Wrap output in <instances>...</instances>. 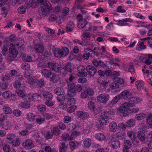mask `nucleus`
I'll use <instances>...</instances> for the list:
<instances>
[{"mask_svg": "<svg viewBox=\"0 0 152 152\" xmlns=\"http://www.w3.org/2000/svg\"><path fill=\"white\" fill-rule=\"evenodd\" d=\"M54 56L57 58H60L62 57L61 50L58 48H56L53 50Z\"/></svg>", "mask_w": 152, "mask_h": 152, "instance_id": "nucleus-21", "label": "nucleus"}, {"mask_svg": "<svg viewBox=\"0 0 152 152\" xmlns=\"http://www.w3.org/2000/svg\"><path fill=\"white\" fill-rule=\"evenodd\" d=\"M45 104L46 105L48 106L52 107L54 105L55 103L54 101L49 99H48L46 101Z\"/></svg>", "mask_w": 152, "mask_h": 152, "instance_id": "nucleus-60", "label": "nucleus"}, {"mask_svg": "<svg viewBox=\"0 0 152 152\" xmlns=\"http://www.w3.org/2000/svg\"><path fill=\"white\" fill-rule=\"evenodd\" d=\"M35 115L32 113H29L27 115V119L30 121H34L35 120Z\"/></svg>", "mask_w": 152, "mask_h": 152, "instance_id": "nucleus-41", "label": "nucleus"}, {"mask_svg": "<svg viewBox=\"0 0 152 152\" xmlns=\"http://www.w3.org/2000/svg\"><path fill=\"white\" fill-rule=\"evenodd\" d=\"M18 11L20 14L24 13L26 12V8L25 7L22 5L18 8Z\"/></svg>", "mask_w": 152, "mask_h": 152, "instance_id": "nucleus-58", "label": "nucleus"}, {"mask_svg": "<svg viewBox=\"0 0 152 152\" xmlns=\"http://www.w3.org/2000/svg\"><path fill=\"white\" fill-rule=\"evenodd\" d=\"M9 52L10 53H11L13 58L16 57L18 53L17 51L15 49L12 48L9 49Z\"/></svg>", "mask_w": 152, "mask_h": 152, "instance_id": "nucleus-51", "label": "nucleus"}, {"mask_svg": "<svg viewBox=\"0 0 152 152\" xmlns=\"http://www.w3.org/2000/svg\"><path fill=\"white\" fill-rule=\"evenodd\" d=\"M42 95L44 98L46 99H50L52 100L53 98V96L49 92L44 91L43 92Z\"/></svg>", "mask_w": 152, "mask_h": 152, "instance_id": "nucleus-28", "label": "nucleus"}, {"mask_svg": "<svg viewBox=\"0 0 152 152\" xmlns=\"http://www.w3.org/2000/svg\"><path fill=\"white\" fill-rule=\"evenodd\" d=\"M137 137L141 141H143L145 140V134L142 131H139L138 132Z\"/></svg>", "mask_w": 152, "mask_h": 152, "instance_id": "nucleus-36", "label": "nucleus"}, {"mask_svg": "<svg viewBox=\"0 0 152 152\" xmlns=\"http://www.w3.org/2000/svg\"><path fill=\"white\" fill-rule=\"evenodd\" d=\"M2 110L5 114H10L12 113L11 109L8 106L5 105L3 107Z\"/></svg>", "mask_w": 152, "mask_h": 152, "instance_id": "nucleus-34", "label": "nucleus"}, {"mask_svg": "<svg viewBox=\"0 0 152 152\" xmlns=\"http://www.w3.org/2000/svg\"><path fill=\"white\" fill-rule=\"evenodd\" d=\"M26 96H26L23 97V99L24 101L21 103L20 107L22 108H28L30 107L31 104L30 102L31 101L30 99H26Z\"/></svg>", "mask_w": 152, "mask_h": 152, "instance_id": "nucleus-16", "label": "nucleus"}, {"mask_svg": "<svg viewBox=\"0 0 152 152\" xmlns=\"http://www.w3.org/2000/svg\"><path fill=\"white\" fill-rule=\"evenodd\" d=\"M68 88L69 91L68 93V95L69 97H72L76 94L75 84L72 83L69 85L68 86Z\"/></svg>", "mask_w": 152, "mask_h": 152, "instance_id": "nucleus-9", "label": "nucleus"}, {"mask_svg": "<svg viewBox=\"0 0 152 152\" xmlns=\"http://www.w3.org/2000/svg\"><path fill=\"white\" fill-rule=\"evenodd\" d=\"M22 59L24 61L29 62L32 61L31 57L27 54H25L22 56Z\"/></svg>", "mask_w": 152, "mask_h": 152, "instance_id": "nucleus-48", "label": "nucleus"}, {"mask_svg": "<svg viewBox=\"0 0 152 152\" xmlns=\"http://www.w3.org/2000/svg\"><path fill=\"white\" fill-rule=\"evenodd\" d=\"M74 68L73 65L70 62H68L61 71V73L65 75L67 72H70L73 70Z\"/></svg>", "mask_w": 152, "mask_h": 152, "instance_id": "nucleus-5", "label": "nucleus"}, {"mask_svg": "<svg viewBox=\"0 0 152 152\" xmlns=\"http://www.w3.org/2000/svg\"><path fill=\"white\" fill-rule=\"evenodd\" d=\"M145 117V114L143 113H141L140 114H137L135 116L136 119L138 121L142 120Z\"/></svg>", "mask_w": 152, "mask_h": 152, "instance_id": "nucleus-46", "label": "nucleus"}, {"mask_svg": "<svg viewBox=\"0 0 152 152\" xmlns=\"http://www.w3.org/2000/svg\"><path fill=\"white\" fill-rule=\"evenodd\" d=\"M94 94V90L91 88H89L85 90L80 94V98L84 99L89 98L92 96Z\"/></svg>", "mask_w": 152, "mask_h": 152, "instance_id": "nucleus-3", "label": "nucleus"}, {"mask_svg": "<svg viewBox=\"0 0 152 152\" xmlns=\"http://www.w3.org/2000/svg\"><path fill=\"white\" fill-rule=\"evenodd\" d=\"M35 50L36 53H42L44 50L43 46L39 44H37L34 46Z\"/></svg>", "mask_w": 152, "mask_h": 152, "instance_id": "nucleus-23", "label": "nucleus"}, {"mask_svg": "<svg viewBox=\"0 0 152 152\" xmlns=\"http://www.w3.org/2000/svg\"><path fill=\"white\" fill-rule=\"evenodd\" d=\"M61 137L63 140L64 141H68L72 140L73 137L71 136L68 134L65 133L62 134Z\"/></svg>", "mask_w": 152, "mask_h": 152, "instance_id": "nucleus-32", "label": "nucleus"}, {"mask_svg": "<svg viewBox=\"0 0 152 152\" xmlns=\"http://www.w3.org/2000/svg\"><path fill=\"white\" fill-rule=\"evenodd\" d=\"M77 23V27L80 28H85L86 31H90L91 30V25L90 24H87L88 22L87 20L85 19Z\"/></svg>", "mask_w": 152, "mask_h": 152, "instance_id": "nucleus-6", "label": "nucleus"}, {"mask_svg": "<svg viewBox=\"0 0 152 152\" xmlns=\"http://www.w3.org/2000/svg\"><path fill=\"white\" fill-rule=\"evenodd\" d=\"M21 141L20 138H16L11 142L10 143L12 146L15 147L18 146Z\"/></svg>", "mask_w": 152, "mask_h": 152, "instance_id": "nucleus-26", "label": "nucleus"}, {"mask_svg": "<svg viewBox=\"0 0 152 152\" xmlns=\"http://www.w3.org/2000/svg\"><path fill=\"white\" fill-rule=\"evenodd\" d=\"M142 40H145L149 44V46L152 48V37H145L142 39Z\"/></svg>", "mask_w": 152, "mask_h": 152, "instance_id": "nucleus-49", "label": "nucleus"}, {"mask_svg": "<svg viewBox=\"0 0 152 152\" xmlns=\"http://www.w3.org/2000/svg\"><path fill=\"white\" fill-rule=\"evenodd\" d=\"M84 145L86 148H89L91 145V141L89 138H86L83 141Z\"/></svg>", "mask_w": 152, "mask_h": 152, "instance_id": "nucleus-35", "label": "nucleus"}, {"mask_svg": "<svg viewBox=\"0 0 152 152\" xmlns=\"http://www.w3.org/2000/svg\"><path fill=\"white\" fill-rule=\"evenodd\" d=\"M139 60L148 65H150L152 63V54H149L146 57H140Z\"/></svg>", "mask_w": 152, "mask_h": 152, "instance_id": "nucleus-7", "label": "nucleus"}, {"mask_svg": "<svg viewBox=\"0 0 152 152\" xmlns=\"http://www.w3.org/2000/svg\"><path fill=\"white\" fill-rule=\"evenodd\" d=\"M54 92L55 94L58 95L63 94V91L62 89L60 87H58L54 90Z\"/></svg>", "mask_w": 152, "mask_h": 152, "instance_id": "nucleus-55", "label": "nucleus"}, {"mask_svg": "<svg viewBox=\"0 0 152 152\" xmlns=\"http://www.w3.org/2000/svg\"><path fill=\"white\" fill-rule=\"evenodd\" d=\"M41 72L42 77L47 79L49 78L52 74V73L50 70L46 69H42Z\"/></svg>", "mask_w": 152, "mask_h": 152, "instance_id": "nucleus-13", "label": "nucleus"}, {"mask_svg": "<svg viewBox=\"0 0 152 152\" xmlns=\"http://www.w3.org/2000/svg\"><path fill=\"white\" fill-rule=\"evenodd\" d=\"M51 6L48 1H46L44 3V6L42 7V9L44 11L49 12L51 10Z\"/></svg>", "mask_w": 152, "mask_h": 152, "instance_id": "nucleus-19", "label": "nucleus"}, {"mask_svg": "<svg viewBox=\"0 0 152 152\" xmlns=\"http://www.w3.org/2000/svg\"><path fill=\"white\" fill-rule=\"evenodd\" d=\"M135 83L138 90H141L144 87V83L142 81H136Z\"/></svg>", "mask_w": 152, "mask_h": 152, "instance_id": "nucleus-38", "label": "nucleus"}, {"mask_svg": "<svg viewBox=\"0 0 152 152\" xmlns=\"http://www.w3.org/2000/svg\"><path fill=\"white\" fill-rule=\"evenodd\" d=\"M109 95L105 93L101 94L97 96V100L100 102L104 103L106 102L109 99Z\"/></svg>", "mask_w": 152, "mask_h": 152, "instance_id": "nucleus-8", "label": "nucleus"}, {"mask_svg": "<svg viewBox=\"0 0 152 152\" xmlns=\"http://www.w3.org/2000/svg\"><path fill=\"white\" fill-rule=\"evenodd\" d=\"M53 135V133L52 132L48 131L44 133V135L46 140H48L52 138Z\"/></svg>", "mask_w": 152, "mask_h": 152, "instance_id": "nucleus-44", "label": "nucleus"}, {"mask_svg": "<svg viewBox=\"0 0 152 152\" xmlns=\"http://www.w3.org/2000/svg\"><path fill=\"white\" fill-rule=\"evenodd\" d=\"M41 97V96L38 93H34L32 95H29L27 96H26V98L28 100L30 99L32 101L33 100H37L39 97Z\"/></svg>", "mask_w": 152, "mask_h": 152, "instance_id": "nucleus-22", "label": "nucleus"}, {"mask_svg": "<svg viewBox=\"0 0 152 152\" xmlns=\"http://www.w3.org/2000/svg\"><path fill=\"white\" fill-rule=\"evenodd\" d=\"M24 148L27 150L31 149L34 147L33 142L30 139L26 140L22 143Z\"/></svg>", "mask_w": 152, "mask_h": 152, "instance_id": "nucleus-10", "label": "nucleus"}, {"mask_svg": "<svg viewBox=\"0 0 152 152\" xmlns=\"http://www.w3.org/2000/svg\"><path fill=\"white\" fill-rule=\"evenodd\" d=\"M92 62L94 66L99 69L104 68L106 66V64L101 60L98 61L96 60L93 59L92 60Z\"/></svg>", "mask_w": 152, "mask_h": 152, "instance_id": "nucleus-11", "label": "nucleus"}, {"mask_svg": "<svg viewBox=\"0 0 152 152\" xmlns=\"http://www.w3.org/2000/svg\"><path fill=\"white\" fill-rule=\"evenodd\" d=\"M122 98L126 99H127L131 97L132 95V93L127 90L122 92L121 94Z\"/></svg>", "mask_w": 152, "mask_h": 152, "instance_id": "nucleus-18", "label": "nucleus"}, {"mask_svg": "<svg viewBox=\"0 0 152 152\" xmlns=\"http://www.w3.org/2000/svg\"><path fill=\"white\" fill-rule=\"evenodd\" d=\"M28 81L29 84L34 85L35 83H37L38 81V80L36 78L33 77L28 80Z\"/></svg>", "mask_w": 152, "mask_h": 152, "instance_id": "nucleus-53", "label": "nucleus"}, {"mask_svg": "<svg viewBox=\"0 0 152 152\" xmlns=\"http://www.w3.org/2000/svg\"><path fill=\"white\" fill-rule=\"evenodd\" d=\"M124 145L123 148L129 149L132 147L131 142L129 140H126L124 141Z\"/></svg>", "mask_w": 152, "mask_h": 152, "instance_id": "nucleus-43", "label": "nucleus"}, {"mask_svg": "<svg viewBox=\"0 0 152 152\" xmlns=\"http://www.w3.org/2000/svg\"><path fill=\"white\" fill-rule=\"evenodd\" d=\"M58 101L59 102H61V101H64L65 99V97L64 95L63 94L58 95V96L56 97Z\"/></svg>", "mask_w": 152, "mask_h": 152, "instance_id": "nucleus-54", "label": "nucleus"}, {"mask_svg": "<svg viewBox=\"0 0 152 152\" xmlns=\"http://www.w3.org/2000/svg\"><path fill=\"white\" fill-rule=\"evenodd\" d=\"M110 114L109 112L106 110L101 114L99 120V122L101 126L106 125L109 123L107 115H109Z\"/></svg>", "mask_w": 152, "mask_h": 152, "instance_id": "nucleus-2", "label": "nucleus"}, {"mask_svg": "<svg viewBox=\"0 0 152 152\" xmlns=\"http://www.w3.org/2000/svg\"><path fill=\"white\" fill-rule=\"evenodd\" d=\"M48 66L51 70L56 72L61 70V65L58 63L49 62L48 64Z\"/></svg>", "mask_w": 152, "mask_h": 152, "instance_id": "nucleus-4", "label": "nucleus"}, {"mask_svg": "<svg viewBox=\"0 0 152 152\" xmlns=\"http://www.w3.org/2000/svg\"><path fill=\"white\" fill-rule=\"evenodd\" d=\"M77 116L82 119H86L89 117L88 113L85 111H78L77 112Z\"/></svg>", "mask_w": 152, "mask_h": 152, "instance_id": "nucleus-15", "label": "nucleus"}, {"mask_svg": "<svg viewBox=\"0 0 152 152\" xmlns=\"http://www.w3.org/2000/svg\"><path fill=\"white\" fill-rule=\"evenodd\" d=\"M69 98L67 102V103L69 106L75 105V104L76 103V101L75 99L73 98Z\"/></svg>", "mask_w": 152, "mask_h": 152, "instance_id": "nucleus-40", "label": "nucleus"}, {"mask_svg": "<svg viewBox=\"0 0 152 152\" xmlns=\"http://www.w3.org/2000/svg\"><path fill=\"white\" fill-rule=\"evenodd\" d=\"M7 9L5 7H3L1 10V13L2 16L5 18L7 15Z\"/></svg>", "mask_w": 152, "mask_h": 152, "instance_id": "nucleus-61", "label": "nucleus"}, {"mask_svg": "<svg viewBox=\"0 0 152 152\" xmlns=\"http://www.w3.org/2000/svg\"><path fill=\"white\" fill-rule=\"evenodd\" d=\"M68 144L65 142H62L59 143L58 147L59 152H66L68 150Z\"/></svg>", "mask_w": 152, "mask_h": 152, "instance_id": "nucleus-17", "label": "nucleus"}, {"mask_svg": "<svg viewBox=\"0 0 152 152\" xmlns=\"http://www.w3.org/2000/svg\"><path fill=\"white\" fill-rule=\"evenodd\" d=\"M86 69L91 77H93L97 72L96 69L93 66L88 65L86 66Z\"/></svg>", "mask_w": 152, "mask_h": 152, "instance_id": "nucleus-14", "label": "nucleus"}, {"mask_svg": "<svg viewBox=\"0 0 152 152\" xmlns=\"http://www.w3.org/2000/svg\"><path fill=\"white\" fill-rule=\"evenodd\" d=\"M88 108L91 110H94L95 108V105L94 103L93 102L91 101L88 102Z\"/></svg>", "mask_w": 152, "mask_h": 152, "instance_id": "nucleus-57", "label": "nucleus"}, {"mask_svg": "<svg viewBox=\"0 0 152 152\" xmlns=\"http://www.w3.org/2000/svg\"><path fill=\"white\" fill-rule=\"evenodd\" d=\"M17 38L15 35L12 34L9 37L7 38L4 39V42L8 46L12 45H13L12 43H11L15 41Z\"/></svg>", "mask_w": 152, "mask_h": 152, "instance_id": "nucleus-12", "label": "nucleus"}, {"mask_svg": "<svg viewBox=\"0 0 152 152\" xmlns=\"http://www.w3.org/2000/svg\"><path fill=\"white\" fill-rule=\"evenodd\" d=\"M52 132L53 134H54L56 136L59 135L60 134V130L58 127H53Z\"/></svg>", "mask_w": 152, "mask_h": 152, "instance_id": "nucleus-56", "label": "nucleus"}, {"mask_svg": "<svg viewBox=\"0 0 152 152\" xmlns=\"http://www.w3.org/2000/svg\"><path fill=\"white\" fill-rule=\"evenodd\" d=\"M18 133L20 136H25L29 134V132L28 130L25 129L19 132Z\"/></svg>", "mask_w": 152, "mask_h": 152, "instance_id": "nucleus-62", "label": "nucleus"}, {"mask_svg": "<svg viewBox=\"0 0 152 152\" xmlns=\"http://www.w3.org/2000/svg\"><path fill=\"white\" fill-rule=\"evenodd\" d=\"M74 24L73 22H70L67 24L66 29L68 32L72 31L74 28Z\"/></svg>", "mask_w": 152, "mask_h": 152, "instance_id": "nucleus-25", "label": "nucleus"}, {"mask_svg": "<svg viewBox=\"0 0 152 152\" xmlns=\"http://www.w3.org/2000/svg\"><path fill=\"white\" fill-rule=\"evenodd\" d=\"M111 147L114 149H117L120 147V142L116 139H112L111 141Z\"/></svg>", "mask_w": 152, "mask_h": 152, "instance_id": "nucleus-20", "label": "nucleus"}, {"mask_svg": "<svg viewBox=\"0 0 152 152\" xmlns=\"http://www.w3.org/2000/svg\"><path fill=\"white\" fill-rule=\"evenodd\" d=\"M12 95V93L10 91H7L3 92L2 94V96L3 97L6 99L8 98L11 96Z\"/></svg>", "mask_w": 152, "mask_h": 152, "instance_id": "nucleus-52", "label": "nucleus"}, {"mask_svg": "<svg viewBox=\"0 0 152 152\" xmlns=\"http://www.w3.org/2000/svg\"><path fill=\"white\" fill-rule=\"evenodd\" d=\"M133 104L129 102H126L122 104L118 109V111L123 113L124 117L129 116L132 114V112L130 107H132Z\"/></svg>", "mask_w": 152, "mask_h": 152, "instance_id": "nucleus-1", "label": "nucleus"}, {"mask_svg": "<svg viewBox=\"0 0 152 152\" xmlns=\"http://www.w3.org/2000/svg\"><path fill=\"white\" fill-rule=\"evenodd\" d=\"M69 145L70 149L72 150H74L79 145V143L78 142H74L71 141L69 142Z\"/></svg>", "mask_w": 152, "mask_h": 152, "instance_id": "nucleus-31", "label": "nucleus"}, {"mask_svg": "<svg viewBox=\"0 0 152 152\" xmlns=\"http://www.w3.org/2000/svg\"><path fill=\"white\" fill-rule=\"evenodd\" d=\"M30 65L28 63H23L21 65V68L25 70H28L30 68Z\"/></svg>", "mask_w": 152, "mask_h": 152, "instance_id": "nucleus-59", "label": "nucleus"}, {"mask_svg": "<svg viewBox=\"0 0 152 152\" xmlns=\"http://www.w3.org/2000/svg\"><path fill=\"white\" fill-rule=\"evenodd\" d=\"M36 122L39 124H41L44 123L45 121V118L40 115L37 116L36 119Z\"/></svg>", "mask_w": 152, "mask_h": 152, "instance_id": "nucleus-37", "label": "nucleus"}, {"mask_svg": "<svg viewBox=\"0 0 152 152\" xmlns=\"http://www.w3.org/2000/svg\"><path fill=\"white\" fill-rule=\"evenodd\" d=\"M76 108V106L75 105L72 106L67 109L66 111L68 113H72L74 111Z\"/></svg>", "mask_w": 152, "mask_h": 152, "instance_id": "nucleus-63", "label": "nucleus"}, {"mask_svg": "<svg viewBox=\"0 0 152 152\" xmlns=\"http://www.w3.org/2000/svg\"><path fill=\"white\" fill-rule=\"evenodd\" d=\"M128 136L133 141L136 140L135 134L134 132L133 131H128L127 133Z\"/></svg>", "mask_w": 152, "mask_h": 152, "instance_id": "nucleus-39", "label": "nucleus"}, {"mask_svg": "<svg viewBox=\"0 0 152 152\" xmlns=\"http://www.w3.org/2000/svg\"><path fill=\"white\" fill-rule=\"evenodd\" d=\"M117 123L114 121L111 122L109 125V129L110 131L112 132H115L117 128Z\"/></svg>", "mask_w": 152, "mask_h": 152, "instance_id": "nucleus-24", "label": "nucleus"}, {"mask_svg": "<svg viewBox=\"0 0 152 152\" xmlns=\"http://www.w3.org/2000/svg\"><path fill=\"white\" fill-rule=\"evenodd\" d=\"M52 75V77L50 78V81L54 83H57L60 79L59 75L56 74Z\"/></svg>", "mask_w": 152, "mask_h": 152, "instance_id": "nucleus-27", "label": "nucleus"}, {"mask_svg": "<svg viewBox=\"0 0 152 152\" xmlns=\"http://www.w3.org/2000/svg\"><path fill=\"white\" fill-rule=\"evenodd\" d=\"M107 66L108 68L110 69L113 70L115 69L116 66H119V64L118 63H114L113 61H108Z\"/></svg>", "mask_w": 152, "mask_h": 152, "instance_id": "nucleus-29", "label": "nucleus"}, {"mask_svg": "<svg viewBox=\"0 0 152 152\" xmlns=\"http://www.w3.org/2000/svg\"><path fill=\"white\" fill-rule=\"evenodd\" d=\"M95 138L99 140H103L105 138L104 134L101 133H97L95 135Z\"/></svg>", "mask_w": 152, "mask_h": 152, "instance_id": "nucleus-45", "label": "nucleus"}, {"mask_svg": "<svg viewBox=\"0 0 152 152\" xmlns=\"http://www.w3.org/2000/svg\"><path fill=\"white\" fill-rule=\"evenodd\" d=\"M135 121L134 119H131L127 121L126 123V126L128 127H132L135 124Z\"/></svg>", "mask_w": 152, "mask_h": 152, "instance_id": "nucleus-33", "label": "nucleus"}, {"mask_svg": "<svg viewBox=\"0 0 152 152\" xmlns=\"http://www.w3.org/2000/svg\"><path fill=\"white\" fill-rule=\"evenodd\" d=\"M16 92L18 94V95L22 97L23 99V97L26 96H27V95H25V94L24 93V90L21 89L20 88L17 89L16 90Z\"/></svg>", "mask_w": 152, "mask_h": 152, "instance_id": "nucleus-50", "label": "nucleus"}, {"mask_svg": "<svg viewBox=\"0 0 152 152\" xmlns=\"http://www.w3.org/2000/svg\"><path fill=\"white\" fill-rule=\"evenodd\" d=\"M146 48V46L144 45V43L143 42H139L136 48V50L139 51H141L142 49H145Z\"/></svg>", "mask_w": 152, "mask_h": 152, "instance_id": "nucleus-42", "label": "nucleus"}, {"mask_svg": "<svg viewBox=\"0 0 152 152\" xmlns=\"http://www.w3.org/2000/svg\"><path fill=\"white\" fill-rule=\"evenodd\" d=\"M61 50V53L62 57L65 56H66L69 53V49L66 47L63 48Z\"/></svg>", "mask_w": 152, "mask_h": 152, "instance_id": "nucleus-47", "label": "nucleus"}, {"mask_svg": "<svg viewBox=\"0 0 152 152\" xmlns=\"http://www.w3.org/2000/svg\"><path fill=\"white\" fill-rule=\"evenodd\" d=\"M126 125L124 124L119 123L117 126V129L119 130L122 129V130H124L126 129Z\"/></svg>", "mask_w": 152, "mask_h": 152, "instance_id": "nucleus-64", "label": "nucleus"}, {"mask_svg": "<svg viewBox=\"0 0 152 152\" xmlns=\"http://www.w3.org/2000/svg\"><path fill=\"white\" fill-rule=\"evenodd\" d=\"M142 100L140 97L136 96L130 97L129 99V101L134 103H138L141 102Z\"/></svg>", "mask_w": 152, "mask_h": 152, "instance_id": "nucleus-30", "label": "nucleus"}]
</instances>
